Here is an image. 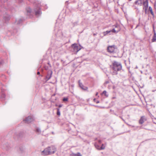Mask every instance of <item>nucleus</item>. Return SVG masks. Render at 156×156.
I'll return each mask as SVG.
<instances>
[{
	"label": "nucleus",
	"mask_w": 156,
	"mask_h": 156,
	"mask_svg": "<svg viewBox=\"0 0 156 156\" xmlns=\"http://www.w3.org/2000/svg\"><path fill=\"white\" fill-rule=\"evenodd\" d=\"M62 105L60 104L58 105V107L59 108H60V107H62Z\"/></svg>",
	"instance_id": "29"
},
{
	"label": "nucleus",
	"mask_w": 156,
	"mask_h": 156,
	"mask_svg": "<svg viewBox=\"0 0 156 156\" xmlns=\"http://www.w3.org/2000/svg\"><path fill=\"white\" fill-rule=\"evenodd\" d=\"M143 3L144 5L143 9H144L145 11H146L147 10L148 7V0H146L145 1H144Z\"/></svg>",
	"instance_id": "5"
},
{
	"label": "nucleus",
	"mask_w": 156,
	"mask_h": 156,
	"mask_svg": "<svg viewBox=\"0 0 156 156\" xmlns=\"http://www.w3.org/2000/svg\"><path fill=\"white\" fill-rule=\"evenodd\" d=\"M115 46L114 45L108 47V52L110 53L113 52L115 49Z\"/></svg>",
	"instance_id": "6"
},
{
	"label": "nucleus",
	"mask_w": 156,
	"mask_h": 156,
	"mask_svg": "<svg viewBox=\"0 0 156 156\" xmlns=\"http://www.w3.org/2000/svg\"><path fill=\"white\" fill-rule=\"evenodd\" d=\"M35 13L36 16H38L40 14H41V11L39 9L37 10L36 9L35 10Z\"/></svg>",
	"instance_id": "12"
},
{
	"label": "nucleus",
	"mask_w": 156,
	"mask_h": 156,
	"mask_svg": "<svg viewBox=\"0 0 156 156\" xmlns=\"http://www.w3.org/2000/svg\"><path fill=\"white\" fill-rule=\"evenodd\" d=\"M31 10L30 8H28L27 9V13H30L31 12Z\"/></svg>",
	"instance_id": "20"
},
{
	"label": "nucleus",
	"mask_w": 156,
	"mask_h": 156,
	"mask_svg": "<svg viewBox=\"0 0 156 156\" xmlns=\"http://www.w3.org/2000/svg\"><path fill=\"white\" fill-rule=\"evenodd\" d=\"M68 101V98H65L63 99V101Z\"/></svg>",
	"instance_id": "23"
},
{
	"label": "nucleus",
	"mask_w": 156,
	"mask_h": 156,
	"mask_svg": "<svg viewBox=\"0 0 156 156\" xmlns=\"http://www.w3.org/2000/svg\"><path fill=\"white\" fill-rule=\"evenodd\" d=\"M95 100H96V99H94V101H95Z\"/></svg>",
	"instance_id": "37"
},
{
	"label": "nucleus",
	"mask_w": 156,
	"mask_h": 156,
	"mask_svg": "<svg viewBox=\"0 0 156 156\" xmlns=\"http://www.w3.org/2000/svg\"><path fill=\"white\" fill-rule=\"evenodd\" d=\"M23 22V20L21 19H20L18 20H16V23L17 24H19Z\"/></svg>",
	"instance_id": "13"
},
{
	"label": "nucleus",
	"mask_w": 156,
	"mask_h": 156,
	"mask_svg": "<svg viewBox=\"0 0 156 156\" xmlns=\"http://www.w3.org/2000/svg\"><path fill=\"white\" fill-rule=\"evenodd\" d=\"M120 117V118H121V119L122 120H123L124 122H125V120H124V119H123L122 117Z\"/></svg>",
	"instance_id": "30"
},
{
	"label": "nucleus",
	"mask_w": 156,
	"mask_h": 156,
	"mask_svg": "<svg viewBox=\"0 0 156 156\" xmlns=\"http://www.w3.org/2000/svg\"><path fill=\"white\" fill-rule=\"evenodd\" d=\"M146 120L145 117L144 116H142L139 121V123L140 124H142Z\"/></svg>",
	"instance_id": "11"
},
{
	"label": "nucleus",
	"mask_w": 156,
	"mask_h": 156,
	"mask_svg": "<svg viewBox=\"0 0 156 156\" xmlns=\"http://www.w3.org/2000/svg\"><path fill=\"white\" fill-rule=\"evenodd\" d=\"M121 76H124V74H122V75H121Z\"/></svg>",
	"instance_id": "33"
},
{
	"label": "nucleus",
	"mask_w": 156,
	"mask_h": 156,
	"mask_svg": "<svg viewBox=\"0 0 156 156\" xmlns=\"http://www.w3.org/2000/svg\"><path fill=\"white\" fill-rule=\"evenodd\" d=\"M23 0H18L19 2L20 3H22L23 2Z\"/></svg>",
	"instance_id": "28"
},
{
	"label": "nucleus",
	"mask_w": 156,
	"mask_h": 156,
	"mask_svg": "<svg viewBox=\"0 0 156 156\" xmlns=\"http://www.w3.org/2000/svg\"><path fill=\"white\" fill-rule=\"evenodd\" d=\"M111 32H113V33H117L119 31V30H117V31H116L115 29H112V30H111Z\"/></svg>",
	"instance_id": "19"
},
{
	"label": "nucleus",
	"mask_w": 156,
	"mask_h": 156,
	"mask_svg": "<svg viewBox=\"0 0 156 156\" xmlns=\"http://www.w3.org/2000/svg\"><path fill=\"white\" fill-rule=\"evenodd\" d=\"M94 145L95 146V147L97 149H98V150H101V149H100V146L99 145H98L96 144H94Z\"/></svg>",
	"instance_id": "17"
},
{
	"label": "nucleus",
	"mask_w": 156,
	"mask_h": 156,
	"mask_svg": "<svg viewBox=\"0 0 156 156\" xmlns=\"http://www.w3.org/2000/svg\"><path fill=\"white\" fill-rule=\"evenodd\" d=\"M78 83L80 87L83 90H87V89L88 87H86L84 86L80 82V80H79L78 81Z\"/></svg>",
	"instance_id": "7"
},
{
	"label": "nucleus",
	"mask_w": 156,
	"mask_h": 156,
	"mask_svg": "<svg viewBox=\"0 0 156 156\" xmlns=\"http://www.w3.org/2000/svg\"><path fill=\"white\" fill-rule=\"evenodd\" d=\"M129 1H131L132 0H128Z\"/></svg>",
	"instance_id": "39"
},
{
	"label": "nucleus",
	"mask_w": 156,
	"mask_h": 156,
	"mask_svg": "<svg viewBox=\"0 0 156 156\" xmlns=\"http://www.w3.org/2000/svg\"><path fill=\"white\" fill-rule=\"evenodd\" d=\"M105 148V147L103 144H102L101 146L100 147L101 150H103Z\"/></svg>",
	"instance_id": "22"
},
{
	"label": "nucleus",
	"mask_w": 156,
	"mask_h": 156,
	"mask_svg": "<svg viewBox=\"0 0 156 156\" xmlns=\"http://www.w3.org/2000/svg\"><path fill=\"white\" fill-rule=\"evenodd\" d=\"M99 102V101H98L96 102L97 103H98Z\"/></svg>",
	"instance_id": "36"
},
{
	"label": "nucleus",
	"mask_w": 156,
	"mask_h": 156,
	"mask_svg": "<svg viewBox=\"0 0 156 156\" xmlns=\"http://www.w3.org/2000/svg\"><path fill=\"white\" fill-rule=\"evenodd\" d=\"M103 34H104V36H105L106 35H107V34H107V33L106 32V31H105V32H103Z\"/></svg>",
	"instance_id": "24"
},
{
	"label": "nucleus",
	"mask_w": 156,
	"mask_h": 156,
	"mask_svg": "<svg viewBox=\"0 0 156 156\" xmlns=\"http://www.w3.org/2000/svg\"><path fill=\"white\" fill-rule=\"evenodd\" d=\"M73 49V51L75 53L77 52L81 49L80 45H78L77 44H73L72 46Z\"/></svg>",
	"instance_id": "3"
},
{
	"label": "nucleus",
	"mask_w": 156,
	"mask_h": 156,
	"mask_svg": "<svg viewBox=\"0 0 156 156\" xmlns=\"http://www.w3.org/2000/svg\"><path fill=\"white\" fill-rule=\"evenodd\" d=\"M34 120L33 117L31 116H30L26 118L24 121H25V123H29L32 122Z\"/></svg>",
	"instance_id": "4"
},
{
	"label": "nucleus",
	"mask_w": 156,
	"mask_h": 156,
	"mask_svg": "<svg viewBox=\"0 0 156 156\" xmlns=\"http://www.w3.org/2000/svg\"><path fill=\"white\" fill-rule=\"evenodd\" d=\"M106 32H107V34H109V33H110L111 32H111V30H109V31H106Z\"/></svg>",
	"instance_id": "27"
},
{
	"label": "nucleus",
	"mask_w": 156,
	"mask_h": 156,
	"mask_svg": "<svg viewBox=\"0 0 156 156\" xmlns=\"http://www.w3.org/2000/svg\"><path fill=\"white\" fill-rule=\"evenodd\" d=\"M5 95L4 94H2V98H4L5 97Z\"/></svg>",
	"instance_id": "26"
},
{
	"label": "nucleus",
	"mask_w": 156,
	"mask_h": 156,
	"mask_svg": "<svg viewBox=\"0 0 156 156\" xmlns=\"http://www.w3.org/2000/svg\"><path fill=\"white\" fill-rule=\"evenodd\" d=\"M98 143L99 144H100L101 143V140H98Z\"/></svg>",
	"instance_id": "32"
},
{
	"label": "nucleus",
	"mask_w": 156,
	"mask_h": 156,
	"mask_svg": "<svg viewBox=\"0 0 156 156\" xmlns=\"http://www.w3.org/2000/svg\"><path fill=\"white\" fill-rule=\"evenodd\" d=\"M4 19L5 20V22L9 20L10 19V18L9 16L8 15L5 16L4 17Z\"/></svg>",
	"instance_id": "15"
},
{
	"label": "nucleus",
	"mask_w": 156,
	"mask_h": 156,
	"mask_svg": "<svg viewBox=\"0 0 156 156\" xmlns=\"http://www.w3.org/2000/svg\"><path fill=\"white\" fill-rule=\"evenodd\" d=\"M56 148L54 146H51L45 148L42 152V154L45 155L51 154L55 153L56 151Z\"/></svg>",
	"instance_id": "2"
},
{
	"label": "nucleus",
	"mask_w": 156,
	"mask_h": 156,
	"mask_svg": "<svg viewBox=\"0 0 156 156\" xmlns=\"http://www.w3.org/2000/svg\"><path fill=\"white\" fill-rule=\"evenodd\" d=\"M57 115L59 116L60 115V112L59 109V108H57Z\"/></svg>",
	"instance_id": "18"
},
{
	"label": "nucleus",
	"mask_w": 156,
	"mask_h": 156,
	"mask_svg": "<svg viewBox=\"0 0 156 156\" xmlns=\"http://www.w3.org/2000/svg\"><path fill=\"white\" fill-rule=\"evenodd\" d=\"M55 106H58V105H57L56 104V105H55Z\"/></svg>",
	"instance_id": "38"
},
{
	"label": "nucleus",
	"mask_w": 156,
	"mask_h": 156,
	"mask_svg": "<svg viewBox=\"0 0 156 156\" xmlns=\"http://www.w3.org/2000/svg\"><path fill=\"white\" fill-rule=\"evenodd\" d=\"M104 94L105 95L106 97H108V94H107V92L106 90H104L102 93L101 94Z\"/></svg>",
	"instance_id": "16"
},
{
	"label": "nucleus",
	"mask_w": 156,
	"mask_h": 156,
	"mask_svg": "<svg viewBox=\"0 0 156 156\" xmlns=\"http://www.w3.org/2000/svg\"><path fill=\"white\" fill-rule=\"evenodd\" d=\"M37 74L38 75H39V74H40V72H37Z\"/></svg>",
	"instance_id": "34"
},
{
	"label": "nucleus",
	"mask_w": 156,
	"mask_h": 156,
	"mask_svg": "<svg viewBox=\"0 0 156 156\" xmlns=\"http://www.w3.org/2000/svg\"><path fill=\"white\" fill-rule=\"evenodd\" d=\"M142 0H137L135 2V4L139 6H141L143 4Z\"/></svg>",
	"instance_id": "9"
},
{
	"label": "nucleus",
	"mask_w": 156,
	"mask_h": 156,
	"mask_svg": "<svg viewBox=\"0 0 156 156\" xmlns=\"http://www.w3.org/2000/svg\"><path fill=\"white\" fill-rule=\"evenodd\" d=\"M110 67L112 71V74L113 75H116L118 74L117 72L120 71L122 69V66L120 63L114 61L112 63V65Z\"/></svg>",
	"instance_id": "1"
},
{
	"label": "nucleus",
	"mask_w": 156,
	"mask_h": 156,
	"mask_svg": "<svg viewBox=\"0 0 156 156\" xmlns=\"http://www.w3.org/2000/svg\"><path fill=\"white\" fill-rule=\"evenodd\" d=\"M149 10L150 11L152 15L154 16V13L153 12L152 9L151 7L150 6L149 7Z\"/></svg>",
	"instance_id": "14"
},
{
	"label": "nucleus",
	"mask_w": 156,
	"mask_h": 156,
	"mask_svg": "<svg viewBox=\"0 0 156 156\" xmlns=\"http://www.w3.org/2000/svg\"><path fill=\"white\" fill-rule=\"evenodd\" d=\"M98 92H97V93H96V96L98 95Z\"/></svg>",
	"instance_id": "35"
},
{
	"label": "nucleus",
	"mask_w": 156,
	"mask_h": 156,
	"mask_svg": "<svg viewBox=\"0 0 156 156\" xmlns=\"http://www.w3.org/2000/svg\"><path fill=\"white\" fill-rule=\"evenodd\" d=\"M76 155H77L76 154H73V156H76Z\"/></svg>",
	"instance_id": "31"
},
{
	"label": "nucleus",
	"mask_w": 156,
	"mask_h": 156,
	"mask_svg": "<svg viewBox=\"0 0 156 156\" xmlns=\"http://www.w3.org/2000/svg\"><path fill=\"white\" fill-rule=\"evenodd\" d=\"M76 156H82L78 152L76 154Z\"/></svg>",
	"instance_id": "25"
},
{
	"label": "nucleus",
	"mask_w": 156,
	"mask_h": 156,
	"mask_svg": "<svg viewBox=\"0 0 156 156\" xmlns=\"http://www.w3.org/2000/svg\"><path fill=\"white\" fill-rule=\"evenodd\" d=\"M36 131L37 133H40L41 132V131L40 129H39L37 128L36 129Z\"/></svg>",
	"instance_id": "21"
},
{
	"label": "nucleus",
	"mask_w": 156,
	"mask_h": 156,
	"mask_svg": "<svg viewBox=\"0 0 156 156\" xmlns=\"http://www.w3.org/2000/svg\"><path fill=\"white\" fill-rule=\"evenodd\" d=\"M52 73V71L50 70L48 71V74L46 76V79H47V80H48L51 78V76Z\"/></svg>",
	"instance_id": "8"
},
{
	"label": "nucleus",
	"mask_w": 156,
	"mask_h": 156,
	"mask_svg": "<svg viewBox=\"0 0 156 156\" xmlns=\"http://www.w3.org/2000/svg\"><path fill=\"white\" fill-rule=\"evenodd\" d=\"M153 31L154 33V35L151 40L152 42H154L156 41V33L154 30Z\"/></svg>",
	"instance_id": "10"
}]
</instances>
